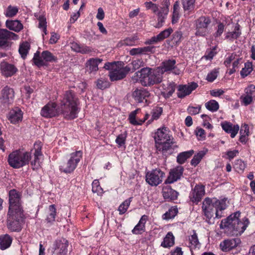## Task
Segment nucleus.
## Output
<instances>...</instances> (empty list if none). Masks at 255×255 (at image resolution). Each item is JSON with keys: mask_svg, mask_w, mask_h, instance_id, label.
<instances>
[{"mask_svg": "<svg viewBox=\"0 0 255 255\" xmlns=\"http://www.w3.org/2000/svg\"><path fill=\"white\" fill-rule=\"evenodd\" d=\"M241 213L236 212L229 216L227 218L222 220L220 225V229L228 236H239L242 234L249 225L250 222L248 218H244L240 220Z\"/></svg>", "mask_w": 255, "mask_h": 255, "instance_id": "obj_1", "label": "nucleus"}, {"mask_svg": "<svg viewBox=\"0 0 255 255\" xmlns=\"http://www.w3.org/2000/svg\"><path fill=\"white\" fill-rule=\"evenodd\" d=\"M154 138L157 150L165 156L172 154L174 149L178 147L167 128L157 129L155 132Z\"/></svg>", "mask_w": 255, "mask_h": 255, "instance_id": "obj_2", "label": "nucleus"}, {"mask_svg": "<svg viewBox=\"0 0 255 255\" xmlns=\"http://www.w3.org/2000/svg\"><path fill=\"white\" fill-rule=\"evenodd\" d=\"M227 206V199L218 200L216 198H206L202 203V208L207 218V222L211 224L210 220L214 215L216 218H221L223 216L222 211L225 210Z\"/></svg>", "mask_w": 255, "mask_h": 255, "instance_id": "obj_3", "label": "nucleus"}, {"mask_svg": "<svg viewBox=\"0 0 255 255\" xmlns=\"http://www.w3.org/2000/svg\"><path fill=\"white\" fill-rule=\"evenodd\" d=\"M78 101L74 92L71 90L65 92L61 105V113L65 119L72 120L77 117Z\"/></svg>", "mask_w": 255, "mask_h": 255, "instance_id": "obj_4", "label": "nucleus"}, {"mask_svg": "<svg viewBox=\"0 0 255 255\" xmlns=\"http://www.w3.org/2000/svg\"><path fill=\"white\" fill-rule=\"evenodd\" d=\"M137 76L142 85L150 86L160 83L162 80V76L159 73L157 69H152L146 67L142 68L136 73Z\"/></svg>", "mask_w": 255, "mask_h": 255, "instance_id": "obj_5", "label": "nucleus"}, {"mask_svg": "<svg viewBox=\"0 0 255 255\" xmlns=\"http://www.w3.org/2000/svg\"><path fill=\"white\" fill-rule=\"evenodd\" d=\"M104 67L110 71L109 76L111 81L123 79L130 71L129 66H124V63L121 61L107 62Z\"/></svg>", "mask_w": 255, "mask_h": 255, "instance_id": "obj_6", "label": "nucleus"}, {"mask_svg": "<svg viewBox=\"0 0 255 255\" xmlns=\"http://www.w3.org/2000/svg\"><path fill=\"white\" fill-rule=\"evenodd\" d=\"M30 152L16 150L8 155V162L9 165L14 168H20L28 164L31 159Z\"/></svg>", "mask_w": 255, "mask_h": 255, "instance_id": "obj_7", "label": "nucleus"}, {"mask_svg": "<svg viewBox=\"0 0 255 255\" xmlns=\"http://www.w3.org/2000/svg\"><path fill=\"white\" fill-rule=\"evenodd\" d=\"M23 222V211H8L7 226L9 230L14 232L20 231L21 230V224Z\"/></svg>", "mask_w": 255, "mask_h": 255, "instance_id": "obj_8", "label": "nucleus"}, {"mask_svg": "<svg viewBox=\"0 0 255 255\" xmlns=\"http://www.w3.org/2000/svg\"><path fill=\"white\" fill-rule=\"evenodd\" d=\"M83 153L81 150L76 151L70 154L69 159L60 166V170L66 173L73 172L76 168L82 157Z\"/></svg>", "mask_w": 255, "mask_h": 255, "instance_id": "obj_9", "label": "nucleus"}, {"mask_svg": "<svg viewBox=\"0 0 255 255\" xmlns=\"http://www.w3.org/2000/svg\"><path fill=\"white\" fill-rule=\"evenodd\" d=\"M32 60L35 65L40 67L46 65V62H56L57 58L49 51H43L41 55L40 52L37 51L34 54Z\"/></svg>", "mask_w": 255, "mask_h": 255, "instance_id": "obj_10", "label": "nucleus"}, {"mask_svg": "<svg viewBox=\"0 0 255 255\" xmlns=\"http://www.w3.org/2000/svg\"><path fill=\"white\" fill-rule=\"evenodd\" d=\"M165 173L163 172L159 169H155L147 172L146 181L151 186H156L162 182Z\"/></svg>", "mask_w": 255, "mask_h": 255, "instance_id": "obj_11", "label": "nucleus"}, {"mask_svg": "<svg viewBox=\"0 0 255 255\" xmlns=\"http://www.w3.org/2000/svg\"><path fill=\"white\" fill-rule=\"evenodd\" d=\"M9 210L11 211H22L20 204V195L15 189L9 192Z\"/></svg>", "mask_w": 255, "mask_h": 255, "instance_id": "obj_12", "label": "nucleus"}, {"mask_svg": "<svg viewBox=\"0 0 255 255\" xmlns=\"http://www.w3.org/2000/svg\"><path fill=\"white\" fill-rule=\"evenodd\" d=\"M68 247V242L65 239L56 240L52 248L53 255H66Z\"/></svg>", "mask_w": 255, "mask_h": 255, "instance_id": "obj_13", "label": "nucleus"}, {"mask_svg": "<svg viewBox=\"0 0 255 255\" xmlns=\"http://www.w3.org/2000/svg\"><path fill=\"white\" fill-rule=\"evenodd\" d=\"M42 143L40 141H36L34 144V159L31 161V165L33 170H37L41 166V157Z\"/></svg>", "mask_w": 255, "mask_h": 255, "instance_id": "obj_14", "label": "nucleus"}, {"mask_svg": "<svg viewBox=\"0 0 255 255\" xmlns=\"http://www.w3.org/2000/svg\"><path fill=\"white\" fill-rule=\"evenodd\" d=\"M14 96L13 90L6 86L1 91L0 104L3 106H7L13 102Z\"/></svg>", "mask_w": 255, "mask_h": 255, "instance_id": "obj_15", "label": "nucleus"}, {"mask_svg": "<svg viewBox=\"0 0 255 255\" xmlns=\"http://www.w3.org/2000/svg\"><path fill=\"white\" fill-rule=\"evenodd\" d=\"M175 64L176 61L174 59L165 60L162 62L161 65L157 69L161 76L164 73L171 71H173V72L175 74H179V71L176 69Z\"/></svg>", "mask_w": 255, "mask_h": 255, "instance_id": "obj_16", "label": "nucleus"}, {"mask_svg": "<svg viewBox=\"0 0 255 255\" xmlns=\"http://www.w3.org/2000/svg\"><path fill=\"white\" fill-rule=\"evenodd\" d=\"M0 70L2 75L6 78L13 76L18 71L14 65L5 61L0 63Z\"/></svg>", "mask_w": 255, "mask_h": 255, "instance_id": "obj_17", "label": "nucleus"}, {"mask_svg": "<svg viewBox=\"0 0 255 255\" xmlns=\"http://www.w3.org/2000/svg\"><path fill=\"white\" fill-rule=\"evenodd\" d=\"M205 187L202 185H197L190 192L189 198L193 203H198L205 195Z\"/></svg>", "mask_w": 255, "mask_h": 255, "instance_id": "obj_18", "label": "nucleus"}, {"mask_svg": "<svg viewBox=\"0 0 255 255\" xmlns=\"http://www.w3.org/2000/svg\"><path fill=\"white\" fill-rule=\"evenodd\" d=\"M245 95L241 97L242 103L245 106L251 104L255 100V86L250 85L245 90Z\"/></svg>", "mask_w": 255, "mask_h": 255, "instance_id": "obj_19", "label": "nucleus"}, {"mask_svg": "<svg viewBox=\"0 0 255 255\" xmlns=\"http://www.w3.org/2000/svg\"><path fill=\"white\" fill-rule=\"evenodd\" d=\"M55 103H48L41 110V115L45 118H52L61 113V111H58L56 108Z\"/></svg>", "mask_w": 255, "mask_h": 255, "instance_id": "obj_20", "label": "nucleus"}, {"mask_svg": "<svg viewBox=\"0 0 255 255\" xmlns=\"http://www.w3.org/2000/svg\"><path fill=\"white\" fill-rule=\"evenodd\" d=\"M197 87V84L195 82H192L188 85H180L178 89V97L183 98L190 95Z\"/></svg>", "mask_w": 255, "mask_h": 255, "instance_id": "obj_21", "label": "nucleus"}, {"mask_svg": "<svg viewBox=\"0 0 255 255\" xmlns=\"http://www.w3.org/2000/svg\"><path fill=\"white\" fill-rule=\"evenodd\" d=\"M18 36L7 29H0V46H7L8 41L11 39H17Z\"/></svg>", "mask_w": 255, "mask_h": 255, "instance_id": "obj_22", "label": "nucleus"}, {"mask_svg": "<svg viewBox=\"0 0 255 255\" xmlns=\"http://www.w3.org/2000/svg\"><path fill=\"white\" fill-rule=\"evenodd\" d=\"M234 29L232 31H228L225 33V39L230 42H233L237 39L241 35L242 32L240 25L238 23L231 24Z\"/></svg>", "mask_w": 255, "mask_h": 255, "instance_id": "obj_23", "label": "nucleus"}, {"mask_svg": "<svg viewBox=\"0 0 255 255\" xmlns=\"http://www.w3.org/2000/svg\"><path fill=\"white\" fill-rule=\"evenodd\" d=\"M241 243L240 239L235 238L225 240L220 243V246L224 252H228L236 248Z\"/></svg>", "mask_w": 255, "mask_h": 255, "instance_id": "obj_24", "label": "nucleus"}, {"mask_svg": "<svg viewBox=\"0 0 255 255\" xmlns=\"http://www.w3.org/2000/svg\"><path fill=\"white\" fill-rule=\"evenodd\" d=\"M183 172V167L181 166H178L175 168L171 170L169 175L166 179V183H172L177 180L179 179L182 175Z\"/></svg>", "mask_w": 255, "mask_h": 255, "instance_id": "obj_25", "label": "nucleus"}, {"mask_svg": "<svg viewBox=\"0 0 255 255\" xmlns=\"http://www.w3.org/2000/svg\"><path fill=\"white\" fill-rule=\"evenodd\" d=\"M149 95V92L143 88L136 89L132 94V97L138 103H143L144 101L147 102L146 98Z\"/></svg>", "mask_w": 255, "mask_h": 255, "instance_id": "obj_26", "label": "nucleus"}, {"mask_svg": "<svg viewBox=\"0 0 255 255\" xmlns=\"http://www.w3.org/2000/svg\"><path fill=\"white\" fill-rule=\"evenodd\" d=\"M22 117V112L20 109L16 108L10 111L8 119L11 123L15 124L21 121Z\"/></svg>", "mask_w": 255, "mask_h": 255, "instance_id": "obj_27", "label": "nucleus"}, {"mask_svg": "<svg viewBox=\"0 0 255 255\" xmlns=\"http://www.w3.org/2000/svg\"><path fill=\"white\" fill-rule=\"evenodd\" d=\"M148 220L147 216L144 215L141 216L138 224L134 227L132 230L133 234L138 235L141 234L145 231V224Z\"/></svg>", "mask_w": 255, "mask_h": 255, "instance_id": "obj_28", "label": "nucleus"}, {"mask_svg": "<svg viewBox=\"0 0 255 255\" xmlns=\"http://www.w3.org/2000/svg\"><path fill=\"white\" fill-rule=\"evenodd\" d=\"M223 129L227 133L231 134V136L234 138L239 130V126L237 125L233 126L229 122H224L221 124Z\"/></svg>", "mask_w": 255, "mask_h": 255, "instance_id": "obj_29", "label": "nucleus"}, {"mask_svg": "<svg viewBox=\"0 0 255 255\" xmlns=\"http://www.w3.org/2000/svg\"><path fill=\"white\" fill-rule=\"evenodd\" d=\"M138 109L132 112L129 115L128 120L129 123L134 126L141 125L149 117V115L146 114L143 120L136 119V115L137 114Z\"/></svg>", "mask_w": 255, "mask_h": 255, "instance_id": "obj_30", "label": "nucleus"}, {"mask_svg": "<svg viewBox=\"0 0 255 255\" xmlns=\"http://www.w3.org/2000/svg\"><path fill=\"white\" fill-rule=\"evenodd\" d=\"M232 23V20L230 17L226 18L223 22H219L217 26V30L214 33L215 37L220 36L224 31V27L230 26Z\"/></svg>", "mask_w": 255, "mask_h": 255, "instance_id": "obj_31", "label": "nucleus"}, {"mask_svg": "<svg viewBox=\"0 0 255 255\" xmlns=\"http://www.w3.org/2000/svg\"><path fill=\"white\" fill-rule=\"evenodd\" d=\"M162 195L165 199L172 201L177 198L178 193L171 188H165L163 189Z\"/></svg>", "mask_w": 255, "mask_h": 255, "instance_id": "obj_32", "label": "nucleus"}, {"mask_svg": "<svg viewBox=\"0 0 255 255\" xmlns=\"http://www.w3.org/2000/svg\"><path fill=\"white\" fill-rule=\"evenodd\" d=\"M71 48L72 50L82 54H87L92 51V50L90 47L86 46L81 45L76 42L72 43L71 44Z\"/></svg>", "mask_w": 255, "mask_h": 255, "instance_id": "obj_33", "label": "nucleus"}, {"mask_svg": "<svg viewBox=\"0 0 255 255\" xmlns=\"http://www.w3.org/2000/svg\"><path fill=\"white\" fill-rule=\"evenodd\" d=\"M154 49L153 46H145L143 47L134 48L129 51L131 55H135L141 54H146L148 52H152Z\"/></svg>", "mask_w": 255, "mask_h": 255, "instance_id": "obj_34", "label": "nucleus"}, {"mask_svg": "<svg viewBox=\"0 0 255 255\" xmlns=\"http://www.w3.org/2000/svg\"><path fill=\"white\" fill-rule=\"evenodd\" d=\"M103 60L100 58H91L87 62V67L91 72H96L98 70V65Z\"/></svg>", "mask_w": 255, "mask_h": 255, "instance_id": "obj_35", "label": "nucleus"}, {"mask_svg": "<svg viewBox=\"0 0 255 255\" xmlns=\"http://www.w3.org/2000/svg\"><path fill=\"white\" fill-rule=\"evenodd\" d=\"M12 241V238L8 235L0 236V249L2 250L7 249L10 246Z\"/></svg>", "mask_w": 255, "mask_h": 255, "instance_id": "obj_36", "label": "nucleus"}, {"mask_svg": "<svg viewBox=\"0 0 255 255\" xmlns=\"http://www.w3.org/2000/svg\"><path fill=\"white\" fill-rule=\"evenodd\" d=\"M6 26L10 30L19 32L23 28V25L18 20H7Z\"/></svg>", "mask_w": 255, "mask_h": 255, "instance_id": "obj_37", "label": "nucleus"}, {"mask_svg": "<svg viewBox=\"0 0 255 255\" xmlns=\"http://www.w3.org/2000/svg\"><path fill=\"white\" fill-rule=\"evenodd\" d=\"M211 19L207 16H201L195 21V26L207 28L211 23Z\"/></svg>", "mask_w": 255, "mask_h": 255, "instance_id": "obj_38", "label": "nucleus"}, {"mask_svg": "<svg viewBox=\"0 0 255 255\" xmlns=\"http://www.w3.org/2000/svg\"><path fill=\"white\" fill-rule=\"evenodd\" d=\"M174 244V237L171 232L167 234L161 243V246L164 248H168L172 246Z\"/></svg>", "mask_w": 255, "mask_h": 255, "instance_id": "obj_39", "label": "nucleus"}, {"mask_svg": "<svg viewBox=\"0 0 255 255\" xmlns=\"http://www.w3.org/2000/svg\"><path fill=\"white\" fill-rule=\"evenodd\" d=\"M193 153V150H191L179 153L177 157V162L180 164H183L188 158L192 155Z\"/></svg>", "mask_w": 255, "mask_h": 255, "instance_id": "obj_40", "label": "nucleus"}, {"mask_svg": "<svg viewBox=\"0 0 255 255\" xmlns=\"http://www.w3.org/2000/svg\"><path fill=\"white\" fill-rule=\"evenodd\" d=\"M180 5L179 2L178 1H176L175 2L173 5V9L172 13V24L176 23L178 22L180 15H179V11H180Z\"/></svg>", "mask_w": 255, "mask_h": 255, "instance_id": "obj_41", "label": "nucleus"}, {"mask_svg": "<svg viewBox=\"0 0 255 255\" xmlns=\"http://www.w3.org/2000/svg\"><path fill=\"white\" fill-rule=\"evenodd\" d=\"M56 209L54 205H51L49 206L48 214L46 221L48 223H53L55 219Z\"/></svg>", "mask_w": 255, "mask_h": 255, "instance_id": "obj_42", "label": "nucleus"}, {"mask_svg": "<svg viewBox=\"0 0 255 255\" xmlns=\"http://www.w3.org/2000/svg\"><path fill=\"white\" fill-rule=\"evenodd\" d=\"M35 16H37V19L39 21L38 27L42 30L44 34L46 35L47 34V22L45 17L42 15H35Z\"/></svg>", "mask_w": 255, "mask_h": 255, "instance_id": "obj_43", "label": "nucleus"}, {"mask_svg": "<svg viewBox=\"0 0 255 255\" xmlns=\"http://www.w3.org/2000/svg\"><path fill=\"white\" fill-rule=\"evenodd\" d=\"M253 71L252 63L248 62L245 63V67L242 68L241 71V75L243 78H245L249 75Z\"/></svg>", "mask_w": 255, "mask_h": 255, "instance_id": "obj_44", "label": "nucleus"}, {"mask_svg": "<svg viewBox=\"0 0 255 255\" xmlns=\"http://www.w3.org/2000/svg\"><path fill=\"white\" fill-rule=\"evenodd\" d=\"M205 107L208 110L214 112L217 111L219 109V105L217 101L212 100L205 104Z\"/></svg>", "mask_w": 255, "mask_h": 255, "instance_id": "obj_45", "label": "nucleus"}, {"mask_svg": "<svg viewBox=\"0 0 255 255\" xmlns=\"http://www.w3.org/2000/svg\"><path fill=\"white\" fill-rule=\"evenodd\" d=\"M178 209L176 207H171L163 215V219L169 220L173 218L177 214Z\"/></svg>", "mask_w": 255, "mask_h": 255, "instance_id": "obj_46", "label": "nucleus"}, {"mask_svg": "<svg viewBox=\"0 0 255 255\" xmlns=\"http://www.w3.org/2000/svg\"><path fill=\"white\" fill-rule=\"evenodd\" d=\"M183 8L185 11L192 10L194 8L195 0H181Z\"/></svg>", "mask_w": 255, "mask_h": 255, "instance_id": "obj_47", "label": "nucleus"}, {"mask_svg": "<svg viewBox=\"0 0 255 255\" xmlns=\"http://www.w3.org/2000/svg\"><path fill=\"white\" fill-rule=\"evenodd\" d=\"M110 85V82L107 79L102 78L98 79L96 82L97 88L101 90L108 88Z\"/></svg>", "mask_w": 255, "mask_h": 255, "instance_id": "obj_48", "label": "nucleus"}, {"mask_svg": "<svg viewBox=\"0 0 255 255\" xmlns=\"http://www.w3.org/2000/svg\"><path fill=\"white\" fill-rule=\"evenodd\" d=\"M30 45L28 42H25L22 43L19 48V52L21 55L22 58H25L28 53V50L29 49Z\"/></svg>", "mask_w": 255, "mask_h": 255, "instance_id": "obj_49", "label": "nucleus"}, {"mask_svg": "<svg viewBox=\"0 0 255 255\" xmlns=\"http://www.w3.org/2000/svg\"><path fill=\"white\" fill-rule=\"evenodd\" d=\"M205 152L203 151H199L197 154L195 155L193 159L191 161V164L194 166H196L205 155Z\"/></svg>", "mask_w": 255, "mask_h": 255, "instance_id": "obj_50", "label": "nucleus"}, {"mask_svg": "<svg viewBox=\"0 0 255 255\" xmlns=\"http://www.w3.org/2000/svg\"><path fill=\"white\" fill-rule=\"evenodd\" d=\"M189 240L191 248H196L199 245L197 235L195 231H193V234L189 237Z\"/></svg>", "mask_w": 255, "mask_h": 255, "instance_id": "obj_51", "label": "nucleus"}, {"mask_svg": "<svg viewBox=\"0 0 255 255\" xmlns=\"http://www.w3.org/2000/svg\"><path fill=\"white\" fill-rule=\"evenodd\" d=\"M162 11H160L157 13V23L155 26L156 28H160L162 25L165 21V19L166 18L167 14L162 12Z\"/></svg>", "mask_w": 255, "mask_h": 255, "instance_id": "obj_52", "label": "nucleus"}, {"mask_svg": "<svg viewBox=\"0 0 255 255\" xmlns=\"http://www.w3.org/2000/svg\"><path fill=\"white\" fill-rule=\"evenodd\" d=\"M130 203V198L125 200L119 207V214L122 215L127 211Z\"/></svg>", "mask_w": 255, "mask_h": 255, "instance_id": "obj_53", "label": "nucleus"}, {"mask_svg": "<svg viewBox=\"0 0 255 255\" xmlns=\"http://www.w3.org/2000/svg\"><path fill=\"white\" fill-rule=\"evenodd\" d=\"M183 39V33L180 30L176 31L172 35L173 43L179 44Z\"/></svg>", "mask_w": 255, "mask_h": 255, "instance_id": "obj_54", "label": "nucleus"}, {"mask_svg": "<svg viewBox=\"0 0 255 255\" xmlns=\"http://www.w3.org/2000/svg\"><path fill=\"white\" fill-rule=\"evenodd\" d=\"M18 10V9L16 6L9 5L7 8L5 14L7 17H11L16 14Z\"/></svg>", "mask_w": 255, "mask_h": 255, "instance_id": "obj_55", "label": "nucleus"}, {"mask_svg": "<svg viewBox=\"0 0 255 255\" xmlns=\"http://www.w3.org/2000/svg\"><path fill=\"white\" fill-rule=\"evenodd\" d=\"M92 191L98 195L103 193V189L100 186L99 181L98 180H94L92 183Z\"/></svg>", "mask_w": 255, "mask_h": 255, "instance_id": "obj_56", "label": "nucleus"}, {"mask_svg": "<svg viewBox=\"0 0 255 255\" xmlns=\"http://www.w3.org/2000/svg\"><path fill=\"white\" fill-rule=\"evenodd\" d=\"M246 167V165L245 163L242 160L238 159L236 160L235 164V168L238 172H243Z\"/></svg>", "mask_w": 255, "mask_h": 255, "instance_id": "obj_57", "label": "nucleus"}, {"mask_svg": "<svg viewBox=\"0 0 255 255\" xmlns=\"http://www.w3.org/2000/svg\"><path fill=\"white\" fill-rule=\"evenodd\" d=\"M137 39L138 38L136 36L127 38L123 41V44L126 46L134 45Z\"/></svg>", "mask_w": 255, "mask_h": 255, "instance_id": "obj_58", "label": "nucleus"}, {"mask_svg": "<svg viewBox=\"0 0 255 255\" xmlns=\"http://www.w3.org/2000/svg\"><path fill=\"white\" fill-rule=\"evenodd\" d=\"M195 35L196 36H202L204 37L206 36L208 33V30L207 28H202V27H199L198 26H195Z\"/></svg>", "mask_w": 255, "mask_h": 255, "instance_id": "obj_59", "label": "nucleus"}, {"mask_svg": "<svg viewBox=\"0 0 255 255\" xmlns=\"http://www.w3.org/2000/svg\"><path fill=\"white\" fill-rule=\"evenodd\" d=\"M172 32V29L171 28H169L161 32L158 34V36L160 41H162L165 38L168 37Z\"/></svg>", "mask_w": 255, "mask_h": 255, "instance_id": "obj_60", "label": "nucleus"}, {"mask_svg": "<svg viewBox=\"0 0 255 255\" xmlns=\"http://www.w3.org/2000/svg\"><path fill=\"white\" fill-rule=\"evenodd\" d=\"M162 112V109L160 107H156L152 111V120H157L159 118Z\"/></svg>", "mask_w": 255, "mask_h": 255, "instance_id": "obj_61", "label": "nucleus"}, {"mask_svg": "<svg viewBox=\"0 0 255 255\" xmlns=\"http://www.w3.org/2000/svg\"><path fill=\"white\" fill-rule=\"evenodd\" d=\"M132 69L136 70L144 65V62L141 59H137L133 60L131 62Z\"/></svg>", "mask_w": 255, "mask_h": 255, "instance_id": "obj_62", "label": "nucleus"}, {"mask_svg": "<svg viewBox=\"0 0 255 255\" xmlns=\"http://www.w3.org/2000/svg\"><path fill=\"white\" fill-rule=\"evenodd\" d=\"M144 5L147 9H151L154 13L158 11V5L151 1L145 2Z\"/></svg>", "mask_w": 255, "mask_h": 255, "instance_id": "obj_63", "label": "nucleus"}, {"mask_svg": "<svg viewBox=\"0 0 255 255\" xmlns=\"http://www.w3.org/2000/svg\"><path fill=\"white\" fill-rule=\"evenodd\" d=\"M218 72L216 70H214L208 74L206 77V80L210 82L214 81L217 77Z\"/></svg>", "mask_w": 255, "mask_h": 255, "instance_id": "obj_64", "label": "nucleus"}]
</instances>
